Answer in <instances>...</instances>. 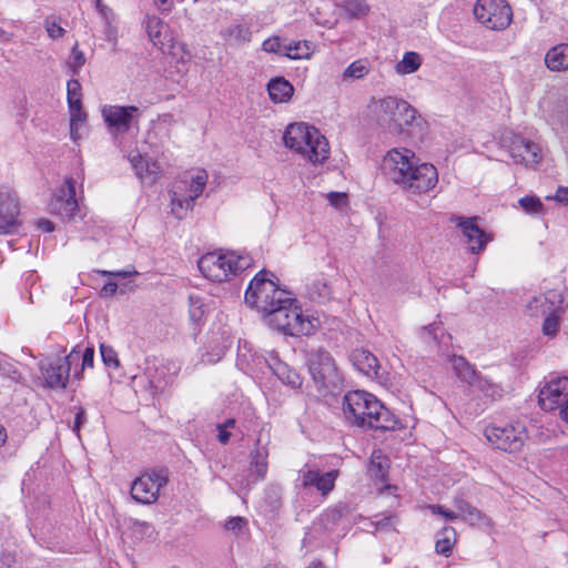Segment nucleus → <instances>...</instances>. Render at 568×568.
Here are the masks:
<instances>
[{"mask_svg": "<svg viewBox=\"0 0 568 568\" xmlns=\"http://www.w3.org/2000/svg\"><path fill=\"white\" fill-rule=\"evenodd\" d=\"M315 143L317 151H312L315 160H327L329 156V144L327 139L313 125L305 122H295L286 126L283 134L284 145L301 154L305 151L307 142Z\"/></svg>", "mask_w": 568, "mask_h": 568, "instance_id": "obj_6", "label": "nucleus"}, {"mask_svg": "<svg viewBox=\"0 0 568 568\" xmlns=\"http://www.w3.org/2000/svg\"><path fill=\"white\" fill-rule=\"evenodd\" d=\"M316 149H317V148H315V143H313V142H311V141H310V142H307V146L305 148V151H303L300 155H301L303 159H305V160L310 161V162H311V163H313V164H321V163L325 162L326 160H315V159L313 158V153H311V152H312L313 150H314V151H317Z\"/></svg>", "mask_w": 568, "mask_h": 568, "instance_id": "obj_54", "label": "nucleus"}, {"mask_svg": "<svg viewBox=\"0 0 568 568\" xmlns=\"http://www.w3.org/2000/svg\"><path fill=\"white\" fill-rule=\"evenodd\" d=\"M547 200H552L559 203L568 204V187H558L555 195L547 196Z\"/></svg>", "mask_w": 568, "mask_h": 568, "instance_id": "obj_57", "label": "nucleus"}, {"mask_svg": "<svg viewBox=\"0 0 568 568\" xmlns=\"http://www.w3.org/2000/svg\"><path fill=\"white\" fill-rule=\"evenodd\" d=\"M41 372L48 387L64 388L70 376L71 366L65 356L42 364Z\"/></svg>", "mask_w": 568, "mask_h": 568, "instance_id": "obj_20", "label": "nucleus"}, {"mask_svg": "<svg viewBox=\"0 0 568 568\" xmlns=\"http://www.w3.org/2000/svg\"><path fill=\"white\" fill-rule=\"evenodd\" d=\"M221 37L230 44H244L251 41L250 28L242 23H233L221 30Z\"/></svg>", "mask_w": 568, "mask_h": 568, "instance_id": "obj_31", "label": "nucleus"}, {"mask_svg": "<svg viewBox=\"0 0 568 568\" xmlns=\"http://www.w3.org/2000/svg\"><path fill=\"white\" fill-rule=\"evenodd\" d=\"M262 49L265 52L275 53L284 57L286 41H283L280 37H271L263 42Z\"/></svg>", "mask_w": 568, "mask_h": 568, "instance_id": "obj_45", "label": "nucleus"}, {"mask_svg": "<svg viewBox=\"0 0 568 568\" xmlns=\"http://www.w3.org/2000/svg\"><path fill=\"white\" fill-rule=\"evenodd\" d=\"M422 57L415 51L405 52L402 60L398 61L394 69L398 75H407L415 73L422 65Z\"/></svg>", "mask_w": 568, "mask_h": 568, "instance_id": "obj_35", "label": "nucleus"}, {"mask_svg": "<svg viewBox=\"0 0 568 568\" xmlns=\"http://www.w3.org/2000/svg\"><path fill=\"white\" fill-rule=\"evenodd\" d=\"M189 314L193 322H199L204 315V304L199 296L189 297Z\"/></svg>", "mask_w": 568, "mask_h": 568, "instance_id": "obj_46", "label": "nucleus"}, {"mask_svg": "<svg viewBox=\"0 0 568 568\" xmlns=\"http://www.w3.org/2000/svg\"><path fill=\"white\" fill-rule=\"evenodd\" d=\"M561 295L556 291H548L545 295L534 297L528 304V311L532 316L545 315L542 332L547 336H554L559 328V304Z\"/></svg>", "mask_w": 568, "mask_h": 568, "instance_id": "obj_10", "label": "nucleus"}, {"mask_svg": "<svg viewBox=\"0 0 568 568\" xmlns=\"http://www.w3.org/2000/svg\"><path fill=\"white\" fill-rule=\"evenodd\" d=\"M130 162L134 166L138 176L142 181L153 182L159 173V165L155 162L144 159L140 154H133L130 156Z\"/></svg>", "mask_w": 568, "mask_h": 568, "instance_id": "obj_32", "label": "nucleus"}, {"mask_svg": "<svg viewBox=\"0 0 568 568\" xmlns=\"http://www.w3.org/2000/svg\"><path fill=\"white\" fill-rule=\"evenodd\" d=\"M100 274H102L103 276H116V277L126 278V277L138 274V272L133 267H131L128 270L115 271V272L100 271Z\"/></svg>", "mask_w": 568, "mask_h": 568, "instance_id": "obj_56", "label": "nucleus"}, {"mask_svg": "<svg viewBox=\"0 0 568 568\" xmlns=\"http://www.w3.org/2000/svg\"><path fill=\"white\" fill-rule=\"evenodd\" d=\"M152 2L161 13H170L174 8V0H152Z\"/></svg>", "mask_w": 568, "mask_h": 568, "instance_id": "obj_55", "label": "nucleus"}, {"mask_svg": "<svg viewBox=\"0 0 568 568\" xmlns=\"http://www.w3.org/2000/svg\"><path fill=\"white\" fill-rule=\"evenodd\" d=\"M414 151L407 148H394L383 158L382 170L384 175L397 187L417 161Z\"/></svg>", "mask_w": 568, "mask_h": 568, "instance_id": "obj_12", "label": "nucleus"}, {"mask_svg": "<svg viewBox=\"0 0 568 568\" xmlns=\"http://www.w3.org/2000/svg\"><path fill=\"white\" fill-rule=\"evenodd\" d=\"M336 478L337 471L335 470L321 473L316 469H308L302 473V485L305 488L314 487L325 496L333 490Z\"/></svg>", "mask_w": 568, "mask_h": 568, "instance_id": "obj_23", "label": "nucleus"}, {"mask_svg": "<svg viewBox=\"0 0 568 568\" xmlns=\"http://www.w3.org/2000/svg\"><path fill=\"white\" fill-rule=\"evenodd\" d=\"M116 290H118V284L114 282H109L103 286L102 292L108 295H114L116 293Z\"/></svg>", "mask_w": 568, "mask_h": 568, "instance_id": "obj_62", "label": "nucleus"}, {"mask_svg": "<svg viewBox=\"0 0 568 568\" xmlns=\"http://www.w3.org/2000/svg\"><path fill=\"white\" fill-rule=\"evenodd\" d=\"M49 210L52 214L63 219H71L78 211V202L75 200L74 183L71 179H67L63 185L52 197Z\"/></svg>", "mask_w": 568, "mask_h": 568, "instance_id": "obj_17", "label": "nucleus"}, {"mask_svg": "<svg viewBox=\"0 0 568 568\" xmlns=\"http://www.w3.org/2000/svg\"><path fill=\"white\" fill-rule=\"evenodd\" d=\"M267 91L274 103H285L292 98L294 88L286 79L275 78L268 82Z\"/></svg>", "mask_w": 568, "mask_h": 568, "instance_id": "obj_29", "label": "nucleus"}, {"mask_svg": "<svg viewBox=\"0 0 568 568\" xmlns=\"http://www.w3.org/2000/svg\"><path fill=\"white\" fill-rule=\"evenodd\" d=\"M100 353L103 363L111 368H118L120 365V361L118 358L116 352L113 349V347L101 344L100 346Z\"/></svg>", "mask_w": 568, "mask_h": 568, "instance_id": "obj_48", "label": "nucleus"}, {"mask_svg": "<svg viewBox=\"0 0 568 568\" xmlns=\"http://www.w3.org/2000/svg\"><path fill=\"white\" fill-rule=\"evenodd\" d=\"M545 63L552 72L568 70V43H559L549 49L545 55Z\"/></svg>", "mask_w": 568, "mask_h": 568, "instance_id": "obj_27", "label": "nucleus"}, {"mask_svg": "<svg viewBox=\"0 0 568 568\" xmlns=\"http://www.w3.org/2000/svg\"><path fill=\"white\" fill-rule=\"evenodd\" d=\"M143 26L152 44L164 52L173 48V38L170 33V27L160 17L153 13H146L143 18Z\"/></svg>", "mask_w": 568, "mask_h": 568, "instance_id": "obj_19", "label": "nucleus"}, {"mask_svg": "<svg viewBox=\"0 0 568 568\" xmlns=\"http://www.w3.org/2000/svg\"><path fill=\"white\" fill-rule=\"evenodd\" d=\"M371 70V64L366 59H358L352 62L343 72V78L347 79H362Z\"/></svg>", "mask_w": 568, "mask_h": 568, "instance_id": "obj_39", "label": "nucleus"}, {"mask_svg": "<svg viewBox=\"0 0 568 568\" xmlns=\"http://www.w3.org/2000/svg\"><path fill=\"white\" fill-rule=\"evenodd\" d=\"M454 507V511L459 515L458 519H463L470 525H484L488 523V518L481 514L480 510L463 499H455Z\"/></svg>", "mask_w": 568, "mask_h": 568, "instance_id": "obj_30", "label": "nucleus"}, {"mask_svg": "<svg viewBox=\"0 0 568 568\" xmlns=\"http://www.w3.org/2000/svg\"><path fill=\"white\" fill-rule=\"evenodd\" d=\"M439 328V326L435 323L428 325V326H424L422 327L419 334H420V337L425 341V342H428V341H437V333L436 331Z\"/></svg>", "mask_w": 568, "mask_h": 568, "instance_id": "obj_52", "label": "nucleus"}, {"mask_svg": "<svg viewBox=\"0 0 568 568\" xmlns=\"http://www.w3.org/2000/svg\"><path fill=\"white\" fill-rule=\"evenodd\" d=\"M207 179L205 170L195 169L185 173L183 179L175 182L174 185H183L185 194L195 201L203 193Z\"/></svg>", "mask_w": 568, "mask_h": 568, "instance_id": "obj_26", "label": "nucleus"}, {"mask_svg": "<svg viewBox=\"0 0 568 568\" xmlns=\"http://www.w3.org/2000/svg\"><path fill=\"white\" fill-rule=\"evenodd\" d=\"M19 202L14 194L0 192V233H10L18 225Z\"/></svg>", "mask_w": 568, "mask_h": 568, "instance_id": "obj_21", "label": "nucleus"}, {"mask_svg": "<svg viewBox=\"0 0 568 568\" xmlns=\"http://www.w3.org/2000/svg\"><path fill=\"white\" fill-rule=\"evenodd\" d=\"M455 375L464 383L469 386L475 385L479 373L475 367L464 357L459 355H453L449 358Z\"/></svg>", "mask_w": 568, "mask_h": 568, "instance_id": "obj_28", "label": "nucleus"}, {"mask_svg": "<svg viewBox=\"0 0 568 568\" xmlns=\"http://www.w3.org/2000/svg\"><path fill=\"white\" fill-rule=\"evenodd\" d=\"M476 389L480 390L485 396L490 397L493 399L501 397V388L499 385L493 383L490 379L478 375V378L475 385H471Z\"/></svg>", "mask_w": 568, "mask_h": 568, "instance_id": "obj_41", "label": "nucleus"}, {"mask_svg": "<svg viewBox=\"0 0 568 568\" xmlns=\"http://www.w3.org/2000/svg\"><path fill=\"white\" fill-rule=\"evenodd\" d=\"M219 428V440L222 443V444H226L230 439V436L231 434L225 429L223 428V426H217Z\"/></svg>", "mask_w": 568, "mask_h": 568, "instance_id": "obj_61", "label": "nucleus"}, {"mask_svg": "<svg viewBox=\"0 0 568 568\" xmlns=\"http://www.w3.org/2000/svg\"><path fill=\"white\" fill-rule=\"evenodd\" d=\"M327 200L328 202L331 203L332 206L334 207H342L346 204L347 202V196L345 193H339V192H329L327 194Z\"/></svg>", "mask_w": 568, "mask_h": 568, "instance_id": "obj_53", "label": "nucleus"}, {"mask_svg": "<svg viewBox=\"0 0 568 568\" xmlns=\"http://www.w3.org/2000/svg\"><path fill=\"white\" fill-rule=\"evenodd\" d=\"M84 53L79 50L78 43L72 48L70 59L68 61V68L70 69L71 75H78L81 68L85 64Z\"/></svg>", "mask_w": 568, "mask_h": 568, "instance_id": "obj_42", "label": "nucleus"}, {"mask_svg": "<svg viewBox=\"0 0 568 568\" xmlns=\"http://www.w3.org/2000/svg\"><path fill=\"white\" fill-rule=\"evenodd\" d=\"M388 459L381 450H374L368 464V473L376 479H384L387 475Z\"/></svg>", "mask_w": 568, "mask_h": 568, "instance_id": "obj_36", "label": "nucleus"}, {"mask_svg": "<svg viewBox=\"0 0 568 568\" xmlns=\"http://www.w3.org/2000/svg\"><path fill=\"white\" fill-rule=\"evenodd\" d=\"M455 541V529L453 527H444L435 545L436 552L446 557L450 556Z\"/></svg>", "mask_w": 568, "mask_h": 568, "instance_id": "obj_37", "label": "nucleus"}, {"mask_svg": "<svg viewBox=\"0 0 568 568\" xmlns=\"http://www.w3.org/2000/svg\"><path fill=\"white\" fill-rule=\"evenodd\" d=\"M68 105L82 103V88L78 80L71 79L67 83Z\"/></svg>", "mask_w": 568, "mask_h": 568, "instance_id": "obj_44", "label": "nucleus"}, {"mask_svg": "<svg viewBox=\"0 0 568 568\" xmlns=\"http://www.w3.org/2000/svg\"><path fill=\"white\" fill-rule=\"evenodd\" d=\"M276 374L285 384L292 386L293 388H298L302 386L301 376L296 372L288 369L284 365H280L277 367Z\"/></svg>", "mask_w": 568, "mask_h": 568, "instance_id": "obj_43", "label": "nucleus"}, {"mask_svg": "<svg viewBox=\"0 0 568 568\" xmlns=\"http://www.w3.org/2000/svg\"><path fill=\"white\" fill-rule=\"evenodd\" d=\"M314 53V45L307 40L286 42L284 57L292 60L310 59Z\"/></svg>", "mask_w": 568, "mask_h": 568, "instance_id": "obj_34", "label": "nucleus"}, {"mask_svg": "<svg viewBox=\"0 0 568 568\" xmlns=\"http://www.w3.org/2000/svg\"><path fill=\"white\" fill-rule=\"evenodd\" d=\"M183 185H173L170 192L171 214L178 220L185 219L193 210L194 200L185 194Z\"/></svg>", "mask_w": 568, "mask_h": 568, "instance_id": "obj_25", "label": "nucleus"}, {"mask_svg": "<svg viewBox=\"0 0 568 568\" xmlns=\"http://www.w3.org/2000/svg\"><path fill=\"white\" fill-rule=\"evenodd\" d=\"M266 271L258 272L250 282L245 292V302L261 312L267 320L282 303L288 301L292 293L282 290L273 280L266 277Z\"/></svg>", "mask_w": 568, "mask_h": 568, "instance_id": "obj_5", "label": "nucleus"}, {"mask_svg": "<svg viewBox=\"0 0 568 568\" xmlns=\"http://www.w3.org/2000/svg\"><path fill=\"white\" fill-rule=\"evenodd\" d=\"M1 561L3 565L11 567L16 562V558H14V556H11V555H3L1 557Z\"/></svg>", "mask_w": 568, "mask_h": 568, "instance_id": "obj_64", "label": "nucleus"}, {"mask_svg": "<svg viewBox=\"0 0 568 568\" xmlns=\"http://www.w3.org/2000/svg\"><path fill=\"white\" fill-rule=\"evenodd\" d=\"M547 123L552 130L559 132L568 126V99L554 97L544 99L539 103Z\"/></svg>", "mask_w": 568, "mask_h": 568, "instance_id": "obj_18", "label": "nucleus"}, {"mask_svg": "<svg viewBox=\"0 0 568 568\" xmlns=\"http://www.w3.org/2000/svg\"><path fill=\"white\" fill-rule=\"evenodd\" d=\"M308 368L320 388L327 387L337 378L335 363L328 352L318 348L308 354Z\"/></svg>", "mask_w": 568, "mask_h": 568, "instance_id": "obj_14", "label": "nucleus"}, {"mask_svg": "<svg viewBox=\"0 0 568 568\" xmlns=\"http://www.w3.org/2000/svg\"><path fill=\"white\" fill-rule=\"evenodd\" d=\"M369 108L372 121L392 136L402 135L419 118L415 108L396 97L374 100Z\"/></svg>", "mask_w": 568, "mask_h": 568, "instance_id": "obj_2", "label": "nucleus"}, {"mask_svg": "<svg viewBox=\"0 0 568 568\" xmlns=\"http://www.w3.org/2000/svg\"><path fill=\"white\" fill-rule=\"evenodd\" d=\"M70 111V126L72 132L75 131V126L85 121V112L82 110L81 104H71L69 105Z\"/></svg>", "mask_w": 568, "mask_h": 568, "instance_id": "obj_50", "label": "nucleus"}, {"mask_svg": "<svg viewBox=\"0 0 568 568\" xmlns=\"http://www.w3.org/2000/svg\"><path fill=\"white\" fill-rule=\"evenodd\" d=\"M244 525V519L242 517H234L231 518L226 524L225 527L229 530H239Z\"/></svg>", "mask_w": 568, "mask_h": 568, "instance_id": "obj_59", "label": "nucleus"}, {"mask_svg": "<svg viewBox=\"0 0 568 568\" xmlns=\"http://www.w3.org/2000/svg\"><path fill=\"white\" fill-rule=\"evenodd\" d=\"M166 483L168 476L162 469L144 473L133 480L131 496L140 504H153L158 500L160 490Z\"/></svg>", "mask_w": 568, "mask_h": 568, "instance_id": "obj_13", "label": "nucleus"}, {"mask_svg": "<svg viewBox=\"0 0 568 568\" xmlns=\"http://www.w3.org/2000/svg\"><path fill=\"white\" fill-rule=\"evenodd\" d=\"M568 398V377H557L546 383L538 394V403L544 410L559 412Z\"/></svg>", "mask_w": 568, "mask_h": 568, "instance_id": "obj_15", "label": "nucleus"}, {"mask_svg": "<svg viewBox=\"0 0 568 568\" xmlns=\"http://www.w3.org/2000/svg\"><path fill=\"white\" fill-rule=\"evenodd\" d=\"M343 414L352 425L374 430H394L398 425L397 417L365 390L349 392L344 396Z\"/></svg>", "mask_w": 568, "mask_h": 568, "instance_id": "obj_1", "label": "nucleus"}, {"mask_svg": "<svg viewBox=\"0 0 568 568\" xmlns=\"http://www.w3.org/2000/svg\"><path fill=\"white\" fill-rule=\"evenodd\" d=\"M484 435L495 448L508 453L520 450L528 438L526 427L520 423L489 425Z\"/></svg>", "mask_w": 568, "mask_h": 568, "instance_id": "obj_9", "label": "nucleus"}, {"mask_svg": "<svg viewBox=\"0 0 568 568\" xmlns=\"http://www.w3.org/2000/svg\"><path fill=\"white\" fill-rule=\"evenodd\" d=\"M266 452L257 448L251 453V474L255 476V480L263 479L267 471Z\"/></svg>", "mask_w": 568, "mask_h": 568, "instance_id": "obj_38", "label": "nucleus"}, {"mask_svg": "<svg viewBox=\"0 0 568 568\" xmlns=\"http://www.w3.org/2000/svg\"><path fill=\"white\" fill-rule=\"evenodd\" d=\"M252 264L248 255H240L234 251H213L200 257L197 266L203 276L212 282H226Z\"/></svg>", "mask_w": 568, "mask_h": 568, "instance_id": "obj_3", "label": "nucleus"}, {"mask_svg": "<svg viewBox=\"0 0 568 568\" xmlns=\"http://www.w3.org/2000/svg\"><path fill=\"white\" fill-rule=\"evenodd\" d=\"M106 20V30H105V39L110 42H116L118 31L115 27L111 24L109 21V18H105Z\"/></svg>", "mask_w": 568, "mask_h": 568, "instance_id": "obj_58", "label": "nucleus"}, {"mask_svg": "<svg viewBox=\"0 0 568 568\" xmlns=\"http://www.w3.org/2000/svg\"><path fill=\"white\" fill-rule=\"evenodd\" d=\"M67 357L71 367L81 362V371L78 372L75 369L73 373L75 378H81V374L85 368L93 367L94 349L92 347H85L84 351H81L79 347H75L67 355Z\"/></svg>", "mask_w": 568, "mask_h": 568, "instance_id": "obj_33", "label": "nucleus"}, {"mask_svg": "<svg viewBox=\"0 0 568 568\" xmlns=\"http://www.w3.org/2000/svg\"><path fill=\"white\" fill-rule=\"evenodd\" d=\"M518 203L528 214H537L542 210V203L537 196H524L518 201Z\"/></svg>", "mask_w": 568, "mask_h": 568, "instance_id": "obj_47", "label": "nucleus"}, {"mask_svg": "<svg viewBox=\"0 0 568 568\" xmlns=\"http://www.w3.org/2000/svg\"><path fill=\"white\" fill-rule=\"evenodd\" d=\"M267 324L273 328L291 336H310L315 333L317 318L304 314L293 294L288 301L282 303L267 318Z\"/></svg>", "mask_w": 568, "mask_h": 568, "instance_id": "obj_4", "label": "nucleus"}, {"mask_svg": "<svg viewBox=\"0 0 568 568\" xmlns=\"http://www.w3.org/2000/svg\"><path fill=\"white\" fill-rule=\"evenodd\" d=\"M349 359L353 366L368 378H377L379 362L377 357L367 349L357 348L351 353Z\"/></svg>", "mask_w": 568, "mask_h": 568, "instance_id": "obj_24", "label": "nucleus"}, {"mask_svg": "<svg viewBox=\"0 0 568 568\" xmlns=\"http://www.w3.org/2000/svg\"><path fill=\"white\" fill-rule=\"evenodd\" d=\"M455 221L460 227L473 253L481 251L490 240L487 234L475 223V219L456 217Z\"/></svg>", "mask_w": 568, "mask_h": 568, "instance_id": "obj_22", "label": "nucleus"}, {"mask_svg": "<svg viewBox=\"0 0 568 568\" xmlns=\"http://www.w3.org/2000/svg\"><path fill=\"white\" fill-rule=\"evenodd\" d=\"M343 10L348 17L359 19L368 14L369 6L365 0H346Z\"/></svg>", "mask_w": 568, "mask_h": 568, "instance_id": "obj_40", "label": "nucleus"}, {"mask_svg": "<svg viewBox=\"0 0 568 568\" xmlns=\"http://www.w3.org/2000/svg\"><path fill=\"white\" fill-rule=\"evenodd\" d=\"M427 508L432 511L434 515H440L445 517L448 520H455L459 518V515L455 513L454 510H448L442 505H429Z\"/></svg>", "mask_w": 568, "mask_h": 568, "instance_id": "obj_51", "label": "nucleus"}, {"mask_svg": "<svg viewBox=\"0 0 568 568\" xmlns=\"http://www.w3.org/2000/svg\"><path fill=\"white\" fill-rule=\"evenodd\" d=\"M101 113L110 134L114 138L125 134L132 126H138L140 121V110L135 105L106 104Z\"/></svg>", "mask_w": 568, "mask_h": 568, "instance_id": "obj_11", "label": "nucleus"}, {"mask_svg": "<svg viewBox=\"0 0 568 568\" xmlns=\"http://www.w3.org/2000/svg\"><path fill=\"white\" fill-rule=\"evenodd\" d=\"M473 11L476 20L489 30H505L513 21V10L505 0H477Z\"/></svg>", "mask_w": 568, "mask_h": 568, "instance_id": "obj_7", "label": "nucleus"}, {"mask_svg": "<svg viewBox=\"0 0 568 568\" xmlns=\"http://www.w3.org/2000/svg\"><path fill=\"white\" fill-rule=\"evenodd\" d=\"M437 183V169L432 163L420 162L417 159L398 189L408 196H417L428 193Z\"/></svg>", "mask_w": 568, "mask_h": 568, "instance_id": "obj_8", "label": "nucleus"}, {"mask_svg": "<svg viewBox=\"0 0 568 568\" xmlns=\"http://www.w3.org/2000/svg\"><path fill=\"white\" fill-rule=\"evenodd\" d=\"M38 227L44 232H52L54 225L50 220L42 219L38 222Z\"/></svg>", "mask_w": 568, "mask_h": 568, "instance_id": "obj_60", "label": "nucleus"}, {"mask_svg": "<svg viewBox=\"0 0 568 568\" xmlns=\"http://www.w3.org/2000/svg\"><path fill=\"white\" fill-rule=\"evenodd\" d=\"M85 420V413L80 409L75 416L74 428L79 429L80 425Z\"/></svg>", "mask_w": 568, "mask_h": 568, "instance_id": "obj_63", "label": "nucleus"}, {"mask_svg": "<svg viewBox=\"0 0 568 568\" xmlns=\"http://www.w3.org/2000/svg\"><path fill=\"white\" fill-rule=\"evenodd\" d=\"M44 28H45L48 36L51 39H58L64 34V29L60 26L59 20L53 16L48 17L44 20Z\"/></svg>", "mask_w": 568, "mask_h": 568, "instance_id": "obj_49", "label": "nucleus"}, {"mask_svg": "<svg viewBox=\"0 0 568 568\" xmlns=\"http://www.w3.org/2000/svg\"><path fill=\"white\" fill-rule=\"evenodd\" d=\"M508 152L515 163L525 166L538 165L542 160L539 145L519 135L511 139Z\"/></svg>", "mask_w": 568, "mask_h": 568, "instance_id": "obj_16", "label": "nucleus"}]
</instances>
